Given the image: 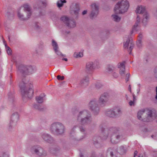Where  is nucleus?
<instances>
[{
  "instance_id": "nucleus-1",
  "label": "nucleus",
  "mask_w": 157,
  "mask_h": 157,
  "mask_svg": "<svg viewBox=\"0 0 157 157\" xmlns=\"http://www.w3.org/2000/svg\"><path fill=\"white\" fill-rule=\"evenodd\" d=\"M103 124H100L99 128L101 131V136L103 140H106L109 136H110V141L113 144L119 143L122 138V136L118 128L111 127L106 128Z\"/></svg>"
},
{
  "instance_id": "nucleus-2",
  "label": "nucleus",
  "mask_w": 157,
  "mask_h": 157,
  "mask_svg": "<svg viewBox=\"0 0 157 157\" xmlns=\"http://www.w3.org/2000/svg\"><path fill=\"white\" fill-rule=\"evenodd\" d=\"M77 121L83 125L89 124L92 121V118L89 111L84 110L79 112L76 111Z\"/></svg>"
},
{
  "instance_id": "nucleus-3",
  "label": "nucleus",
  "mask_w": 157,
  "mask_h": 157,
  "mask_svg": "<svg viewBox=\"0 0 157 157\" xmlns=\"http://www.w3.org/2000/svg\"><path fill=\"white\" fill-rule=\"evenodd\" d=\"M19 86L23 96L29 98L33 97L34 92L32 89L33 86L30 83L27 82L25 78H23L19 83Z\"/></svg>"
},
{
  "instance_id": "nucleus-4",
  "label": "nucleus",
  "mask_w": 157,
  "mask_h": 157,
  "mask_svg": "<svg viewBox=\"0 0 157 157\" xmlns=\"http://www.w3.org/2000/svg\"><path fill=\"white\" fill-rule=\"evenodd\" d=\"M50 130L53 134L59 136L63 135L65 132V127L59 122L53 123L51 126Z\"/></svg>"
},
{
  "instance_id": "nucleus-5",
  "label": "nucleus",
  "mask_w": 157,
  "mask_h": 157,
  "mask_svg": "<svg viewBox=\"0 0 157 157\" xmlns=\"http://www.w3.org/2000/svg\"><path fill=\"white\" fill-rule=\"evenodd\" d=\"M129 6L128 2L126 0L118 2L115 6L114 9L115 13L120 14L127 11Z\"/></svg>"
},
{
  "instance_id": "nucleus-6",
  "label": "nucleus",
  "mask_w": 157,
  "mask_h": 157,
  "mask_svg": "<svg viewBox=\"0 0 157 157\" xmlns=\"http://www.w3.org/2000/svg\"><path fill=\"white\" fill-rule=\"evenodd\" d=\"M17 72L19 75L23 76L32 74L33 72V69L31 66L21 64L17 67Z\"/></svg>"
},
{
  "instance_id": "nucleus-7",
  "label": "nucleus",
  "mask_w": 157,
  "mask_h": 157,
  "mask_svg": "<svg viewBox=\"0 0 157 157\" xmlns=\"http://www.w3.org/2000/svg\"><path fill=\"white\" fill-rule=\"evenodd\" d=\"M136 12L137 13L141 14V15L143 14L142 23L144 25H145L149 18V14L146 12L144 7L142 6L138 7Z\"/></svg>"
},
{
  "instance_id": "nucleus-8",
  "label": "nucleus",
  "mask_w": 157,
  "mask_h": 157,
  "mask_svg": "<svg viewBox=\"0 0 157 157\" xmlns=\"http://www.w3.org/2000/svg\"><path fill=\"white\" fill-rule=\"evenodd\" d=\"M147 116L144 119V121L149 122L152 121L157 117V113L155 110L147 108L145 109Z\"/></svg>"
},
{
  "instance_id": "nucleus-9",
  "label": "nucleus",
  "mask_w": 157,
  "mask_h": 157,
  "mask_svg": "<svg viewBox=\"0 0 157 157\" xmlns=\"http://www.w3.org/2000/svg\"><path fill=\"white\" fill-rule=\"evenodd\" d=\"M88 107L94 115H98L99 112V108L98 104V101L96 99L91 100L89 103Z\"/></svg>"
},
{
  "instance_id": "nucleus-10",
  "label": "nucleus",
  "mask_w": 157,
  "mask_h": 157,
  "mask_svg": "<svg viewBox=\"0 0 157 157\" xmlns=\"http://www.w3.org/2000/svg\"><path fill=\"white\" fill-rule=\"evenodd\" d=\"M121 113V111L119 108H116L107 110L105 114L109 117L113 118L119 116Z\"/></svg>"
},
{
  "instance_id": "nucleus-11",
  "label": "nucleus",
  "mask_w": 157,
  "mask_h": 157,
  "mask_svg": "<svg viewBox=\"0 0 157 157\" xmlns=\"http://www.w3.org/2000/svg\"><path fill=\"white\" fill-rule=\"evenodd\" d=\"M60 20L68 28H72L75 27L76 26V21L74 20L70 19L67 17H62L60 18Z\"/></svg>"
},
{
  "instance_id": "nucleus-12",
  "label": "nucleus",
  "mask_w": 157,
  "mask_h": 157,
  "mask_svg": "<svg viewBox=\"0 0 157 157\" xmlns=\"http://www.w3.org/2000/svg\"><path fill=\"white\" fill-rule=\"evenodd\" d=\"M31 150L32 151L39 156L46 155V153L43 148L40 146H34L32 147Z\"/></svg>"
},
{
  "instance_id": "nucleus-13",
  "label": "nucleus",
  "mask_w": 157,
  "mask_h": 157,
  "mask_svg": "<svg viewBox=\"0 0 157 157\" xmlns=\"http://www.w3.org/2000/svg\"><path fill=\"white\" fill-rule=\"evenodd\" d=\"M109 95L107 93H104L100 96L99 99V103L100 105L104 106L109 100Z\"/></svg>"
},
{
  "instance_id": "nucleus-14",
  "label": "nucleus",
  "mask_w": 157,
  "mask_h": 157,
  "mask_svg": "<svg viewBox=\"0 0 157 157\" xmlns=\"http://www.w3.org/2000/svg\"><path fill=\"white\" fill-rule=\"evenodd\" d=\"M92 12L90 15V18L93 19L96 17L98 13V7L95 4L92 5Z\"/></svg>"
},
{
  "instance_id": "nucleus-15",
  "label": "nucleus",
  "mask_w": 157,
  "mask_h": 157,
  "mask_svg": "<svg viewBox=\"0 0 157 157\" xmlns=\"http://www.w3.org/2000/svg\"><path fill=\"white\" fill-rule=\"evenodd\" d=\"M94 69V64L92 62H89L86 64L85 71L88 74H92Z\"/></svg>"
},
{
  "instance_id": "nucleus-16",
  "label": "nucleus",
  "mask_w": 157,
  "mask_h": 157,
  "mask_svg": "<svg viewBox=\"0 0 157 157\" xmlns=\"http://www.w3.org/2000/svg\"><path fill=\"white\" fill-rule=\"evenodd\" d=\"M19 118V115L18 113L17 112L13 113L11 117L10 124L15 125L18 121Z\"/></svg>"
},
{
  "instance_id": "nucleus-17",
  "label": "nucleus",
  "mask_w": 157,
  "mask_h": 157,
  "mask_svg": "<svg viewBox=\"0 0 157 157\" xmlns=\"http://www.w3.org/2000/svg\"><path fill=\"white\" fill-rule=\"evenodd\" d=\"M116 151L113 147L109 148L106 152V157H117Z\"/></svg>"
},
{
  "instance_id": "nucleus-18",
  "label": "nucleus",
  "mask_w": 157,
  "mask_h": 157,
  "mask_svg": "<svg viewBox=\"0 0 157 157\" xmlns=\"http://www.w3.org/2000/svg\"><path fill=\"white\" fill-rule=\"evenodd\" d=\"M41 137L45 141L49 143H52L54 142L53 138L49 134L45 133H43L41 135Z\"/></svg>"
},
{
  "instance_id": "nucleus-19",
  "label": "nucleus",
  "mask_w": 157,
  "mask_h": 157,
  "mask_svg": "<svg viewBox=\"0 0 157 157\" xmlns=\"http://www.w3.org/2000/svg\"><path fill=\"white\" fill-rule=\"evenodd\" d=\"M124 48H127L128 46H129L128 51L130 52L129 54H131V52L134 47V44L131 41L130 39H128L126 42L124 43Z\"/></svg>"
},
{
  "instance_id": "nucleus-20",
  "label": "nucleus",
  "mask_w": 157,
  "mask_h": 157,
  "mask_svg": "<svg viewBox=\"0 0 157 157\" xmlns=\"http://www.w3.org/2000/svg\"><path fill=\"white\" fill-rule=\"evenodd\" d=\"M89 82V77L88 75H86L80 80L79 85L81 86L84 87L88 85Z\"/></svg>"
},
{
  "instance_id": "nucleus-21",
  "label": "nucleus",
  "mask_w": 157,
  "mask_h": 157,
  "mask_svg": "<svg viewBox=\"0 0 157 157\" xmlns=\"http://www.w3.org/2000/svg\"><path fill=\"white\" fill-rule=\"evenodd\" d=\"M125 62L119 63L118 64V67L120 68L119 73L121 75H124L125 71Z\"/></svg>"
},
{
  "instance_id": "nucleus-22",
  "label": "nucleus",
  "mask_w": 157,
  "mask_h": 157,
  "mask_svg": "<svg viewBox=\"0 0 157 157\" xmlns=\"http://www.w3.org/2000/svg\"><path fill=\"white\" fill-rule=\"evenodd\" d=\"M145 112V109H142L139 110L137 113V117L138 119L144 121V119L145 117L143 116V114Z\"/></svg>"
},
{
  "instance_id": "nucleus-23",
  "label": "nucleus",
  "mask_w": 157,
  "mask_h": 157,
  "mask_svg": "<svg viewBox=\"0 0 157 157\" xmlns=\"http://www.w3.org/2000/svg\"><path fill=\"white\" fill-rule=\"evenodd\" d=\"M71 8L73 9L74 13L77 16L80 10L79 5L77 3L75 4V5L73 4L71 6Z\"/></svg>"
},
{
  "instance_id": "nucleus-24",
  "label": "nucleus",
  "mask_w": 157,
  "mask_h": 157,
  "mask_svg": "<svg viewBox=\"0 0 157 157\" xmlns=\"http://www.w3.org/2000/svg\"><path fill=\"white\" fill-rule=\"evenodd\" d=\"M45 96V95L44 94H41L39 96L36 97V100L38 103H42L44 101V98Z\"/></svg>"
},
{
  "instance_id": "nucleus-25",
  "label": "nucleus",
  "mask_w": 157,
  "mask_h": 157,
  "mask_svg": "<svg viewBox=\"0 0 157 157\" xmlns=\"http://www.w3.org/2000/svg\"><path fill=\"white\" fill-rule=\"evenodd\" d=\"M23 7L24 10L26 12L27 14L28 15V16L30 17L32 13L30 6L27 4H25L24 5Z\"/></svg>"
},
{
  "instance_id": "nucleus-26",
  "label": "nucleus",
  "mask_w": 157,
  "mask_h": 157,
  "mask_svg": "<svg viewBox=\"0 0 157 157\" xmlns=\"http://www.w3.org/2000/svg\"><path fill=\"white\" fill-rule=\"evenodd\" d=\"M17 16L21 20L25 21L28 20L30 17V16H28L27 14V16L25 17L24 16L22 13L20 12H18L17 13Z\"/></svg>"
},
{
  "instance_id": "nucleus-27",
  "label": "nucleus",
  "mask_w": 157,
  "mask_h": 157,
  "mask_svg": "<svg viewBox=\"0 0 157 157\" xmlns=\"http://www.w3.org/2000/svg\"><path fill=\"white\" fill-rule=\"evenodd\" d=\"M140 16L138 15H137L136 18V22L135 25H134L133 27L132 28V31H137V27H138L139 24L140 23Z\"/></svg>"
},
{
  "instance_id": "nucleus-28",
  "label": "nucleus",
  "mask_w": 157,
  "mask_h": 157,
  "mask_svg": "<svg viewBox=\"0 0 157 157\" xmlns=\"http://www.w3.org/2000/svg\"><path fill=\"white\" fill-rule=\"evenodd\" d=\"M51 152L53 154L58 155L60 153L59 149L57 148H53L50 150Z\"/></svg>"
},
{
  "instance_id": "nucleus-29",
  "label": "nucleus",
  "mask_w": 157,
  "mask_h": 157,
  "mask_svg": "<svg viewBox=\"0 0 157 157\" xmlns=\"http://www.w3.org/2000/svg\"><path fill=\"white\" fill-rule=\"evenodd\" d=\"M113 20L117 22H119L121 19V18L115 14L112 15V16Z\"/></svg>"
},
{
  "instance_id": "nucleus-30",
  "label": "nucleus",
  "mask_w": 157,
  "mask_h": 157,
  "mask_svg": "<svg viewBox=\"0 0 157 157\" xmlns=\"http://www.w3.org/2000/svg\"><path fill=\"white\" fill-rule=\"evenodd\" d=\"M66 2L65 0H60L59 1L57 2V6L59 7H60L63 6V3H66Z\"/></svg>"
},
{
  "instance_id": "nucleus-31",
  "label": "nucleus",
  "mask_w": 157,
  "mask_h": 157,
  "mask_svg": "<svg viewBox=\"0 0 157 157\" xmlns=\"http://www.w3.org/2000/svg\"><path fill=\"white\" fill-rule=\"evenodd\" d=\"M3 41L6 49L7 53L9 55H11L12 54V52L11 49L9 47L7 46L6 44L5 43V41H4V40H3Z\"/></svg>"
},
{
  "instance_id": "nucleus-32",
  "label": "nucleus",
  "mask_w": 157,
  "mask_h": 157,
  "mask_svg": "<svg viewBox=\"0 0 157 157\" xmlns=\"http://www.w3.org/2000/svg\"><path fill=\"white\" fill-rule=\"evenodd\" d=\"M33 106L35 109L40 111H43L44 109V107H41V106H39V105L36 104H34Z\"/></svg>"
},
{
  "instance_id": "nucleus-33",
  "label": "nucleus",
  "mask_w": 157,
  "mask_h": 157,
  "mask_svg": "<svg viewBox=\"0 0 157 157\" xmlns=\"http://www.w3.org/2000/svg\"><path fill=\"white\" fill-rule=\"evenodd\" d=\"M74 56L76 58L81 57L83 56V54L82 52H80L79 53L75 52L74 54Z\"/></svg>"
},
{
  "instance_id": "nucleus-34",
  "label": "nucleus",
  "mask_w": 157,
  "mask_h": 157,
  "mask_svg": "<svg viewBox=\"0 0 157 157\" xmlns=\"http://www.w3.org/2000/svg\"><path fill=\"white\" fill-rule=\"evenodd\" d=\"M52 44L54 50H56V49H58L57 44L54 40H52Z\"/></svg>"
},
{
  "instance_id": "nucleus-35",
  "label": "nucleus",
  "mask_w": 157,
  "mask_h": 157,
  "mask_svg": "<svg viewBox=\"0 0 157 157\" xmlns=\"http://www.w3.org/2000/svg\"><path fill=\"white\" fill-rule=\"evenodd\" d=\"M6 15L10 19H12L13 18L14 13L13 12H8L6 14Z\"/></svg>"
},
{
  "instance_id": "nucleus-36",
  "label": "nucleus",
  "mask_w": 157,
  "mask_h": 157,
  "mask_svg": "<svg viewBox=\"0 0 157 157\" xmlns=\"http://www.w3.org/2000/svg\"><path fill=\"white\" fill-rule=\"evenodd\" d=\"M115 67L112 65H109L107 67V70L109 73H111L113 71Z\"/></svg>"
},
{
  "instance_id": "nucleus-37",
  "label": "nucleus",
  "mask_w": 157,
  "mask_h": 157,
  "mask_svg": "<svg viewBox=\"0 0 157 157\" xmlns=\"http://www.w3.org/2000/svg\"><path fill=\"white\" fill-rule=\"evenodd\" d=\"M56 53L59 56L61 57H65L66 56L65 55L62 54L60 52L58 49H56V50H54Z\"/></svg>"
},
{
  "instance_id": "nucleus-38",
  "label": "nucleus",
  "mask_w": 157,
  "mask_h": 157,
  "mask_svg": "<svg viewBox=\"0 0 157 157\" xmlns=\"http://www.w3.org/2000/svg\"><path fill=\"white\" fill-rule=\"evenodd\" d=\"M120 153L121 154H123L126 152L125 150L124 147L123 146H121L119 147V150Z\"/></svg>"
},
{
  "instance_id": "nucleus-39",
  "label": "nucleus",
  "mask_w": 157,
  "mask_h": 157,
  "mask_svg": "<svg viewBox=\"0 0 157 157\" xmlns=\"http://www.w3.org/2000/svg\"><path fill=\"white\" fill-rule=\"evenodd\" d=\"M136 44L139 48H140L142 47V41L140 39H138L137 41Z\"/></svg>"
},
{
  "instance_id": "nucleus-40",
  "label": "nucleus",
  "mask_w": 157,
  "mask_h": 157,
  "mask_svg": "<svg viewBox=\"0 0 157 157\" xmlns=\"http://www.w3.org/2000/svg\"><path fill=\"white\" fill-rule=\"evenodd\" d=\"M43 52V49L39 48L38 49L36 50V53L38 55H41L42 54Z\"/></svg>"
},
{
  "instance_id": "nucleus-41",
  "label": "nucleus",
  "mask_w": 157,
  "mask_h": 157,
  "mask_svg": "<svg viewBox=\"0 0 157 157\" xmlns=\"http://www.w3.org/2000/svg\"><path fill=\"white\" fill-rule=\"evenodd\" d=\"M93 144L95 145L96 147H99L98 146H100V145L98 143V142L97 141H96V140H93Z\"/></svg>"
},
{
  "instance_id": "nucleus-42",
  "label": "nucleus",
  "mask_w": 157,
  "mask_h": 157,
  "mask_svg": "<svg viewBox=\"0 0 157 157\" xmlns=\"http://www.w3.org/2000/svg\"><path fill=\"white\" fill-rule=\"evenodd\" d=\"M102 86V85L99 83H96L95 84V87L97 89H99Z\"/></svg>"
},
{
  "instance_id": "nucleus-43",
  "label": "nucleus",
  "mask_w": 157,
  "mask_h": 157,
  "mask_svg": "<svg viewBox=\"0 0 157 157\" xmlns=\"http://www.w3.org/2000/svg\"><path fill=\"white\" fill-rule=\"evenodd\" d=\"M57 79L59 80H63L64 78V76H61L60 75H58L57 77Z\"/></svg>"
},
{
  "instance_id": "nucleus-44",
  "label": "nucleus",
  "mask_w": 157,
  "mask_h": 157,
  "mask_svg": "<svg viewBox=\"0 0 157 157\" xmlns=\"http://www.w3.org/2000/svg\"><path fill=\"white\" fill-rule=\"evenodd\" d=\"M130 74L129 73H127L126 75L125 80L126 82H127L129 80V78L130 77Z\"/></svg>"
},
{
  "instance_id": "nucleus-45",
  "label": "nucleus",
  "mask_w": 157,
  "mask_h": 157,
  "mask_svg": "<svg viewBox=\"0 0 157 157\" xmlns=\"http://www.w3.org/2000/svg\"><path fill=\"white\" fill-rule=\"evenodd\" d=\"M113 75L115 78H117L118 76V74L115 72H113Z\"/></svg>"
},
{
  "instance_id": "nucleus-46",
  "label": "nucleus",
  "mask_w": 157,
  "mask_h": 157,
  "mask_svg": "<svg viewBox=\"0 0 157 157\" xmlns=\"http://www.w3.org/2000/svg\"><path fill=\"white\" fill-rule=\"evenodd\" d=\"M40 1L41 2V4L43 6H45L46 5V2H45V0H40Z\"/></svg>"
},
{
  "instance_id": "nucleus-47",
  "label": "nucleus",
  "mask_w": 157,
  "mask_h": 157,
  "mask_svg": "<svg viewBox=\"0 0 157 157\" xmlns=\"http://www.w3.org/2000/svg\"><path fill=\"white\" fill-rule=\"evenodd\" d=\"M135 102L133 101H129V104L130 106H132V105H134Z\"/></svg>"
},
{
  "instance_id": "nucleus-48",
  "label": "nucleus",
  "mask_w": 157,
  "mask_h": 157,
  "mask_svg": "<svg viewBox=\"0 0 157 157\" xmlns=\"http://www.w3.org/2000/svg\"><path fill=\"white\" fill-rule=\"evenodd\" d=\"M154 75L155 77L157 78V68H156L154 72Z\"/></svg>"
},
{
  "instance_id": "nucleus-49",
  "label": "nucleus",
  "mask_w": 157,
  "mask_h": 157,
  "mask_svg": "<svg viewBox=\"0 0 157 157\" xmlns=\"http://www.w3.org/2000/svg\"><path fill=\"white\" fill-rule=\"evenodd\" d=\"M80 131L82 132H84L85 131V129L82 126L79 127Z\"/></svg>"
},
{
  "instance_id": "nucleus-50",
  "label": "nucleus",
  "mask_w": 157,
  "mask_h": 157,
  "mask_svg": "<svg viewBox=\"0 0 157 157\" xmlns=\"http://www.w3.org/2000/svg\"><path fill=\"white\" fill-rule=\"evenodd\" d=\"M132 96H133V101L135 102V101H136V98L135 95L134 94H132Z\"/></svg>"
},
{
  "instance_id": "nucleus-51",
  "label": "nucleus",
  "mask_w": 157,
  "mask_h": 157,
  "mask_svg": "<svg viewBox=\"0 0 157 157\" xmlns=\"http://www.w3.org/2000/svg\"><path fill=\"white\" fill-rule=\"evenodd\" d=\"M138 37V39H140V40H141L143 37V36L141 34H139Z\"/></svg>"
},
{
  "instance_id": "nucleus-52",
  "label": "nucleus",
  "mask_w": 157,
  "mask_h": 157,
  "mask_svg": "<svg viewBox=\"0 0 157 157\" xmlns=\"http://www.w3.org/2000/svg\"><path fill=\"white\" fill-rule=\"evenodd\" d=\"M91 157H97L96 155L94 152H93L92 154Z\"/></svg>"
},
{
  "instance_id": "nucleus-53",
  "label": "nucleus",
  "mask_w": 157,
  "mask_h": 157,
  "mask_svg": "<svg viewBox=\"0 0 157 157\" xmlns=\"http://www.w3.org/2000/svg\"><path fill=\"white\" fill-rule=\"evenodd\" d=\"M151 137L152 138H154L155 139H157V136H156V135H152L151 136Z\"/></svg>"
},
{
  "instance_id": "nucleus-54",
  "label": "nucleus",
  "mask_w": 157,
  "mask_h": 157,
  "mask_svg": "<svg viewBox=\"0 0 157 157\" xmlns=\"http://www.w3.org/2000/svg\"><path fill=\"white\" fill-rule=\"evenodd\" d=\"M87 13V11L86 10H84L82 12V14L84 15L86 14Z\"/></svg>"
},
{
  "instance_id": "nucleus-55",
  "label": "nucleus",
  "mask_w": 157,
  "mask_h": 157,
  "mask_svg": "<svg viewBox=\"0 0 157 157\" xmlns=\"http://www.w3.org/2000/svg\"><path fill=\"white\" fill-rule=\"evenodd\" d=\"M156 95L155 97V98L156 99H157V86L156 88Z\"/></svg>"
},
{
  "instance_id": "nucleus-56",
  "label": "nucleus",
  "mask_w": 157,
  "mask_h": 157,
  "mask_svg": "<svg viewBox=\"0 0 157 157\" xmlns=\"http://www.w3.org/2000/svg\"><path fill=\"white\" fill-rule=\"evenodd\" d=\"M128 89H129V91H130V92L131 93L132 92V91H131V86L130 85H129V86Z\"/></svg>"
},
{
  "instance_id": "nucleus-57",
  "label": "nucleus",
  "mask_w": 157,
  "mask_h": 157,
  "mask_svg": "<svg viewBox=\"0 0 157 157\" xmlns=\"http://www.w3.org/2000/svg\"><path fill=\"white\" fill-rule=\"evenodd\" d=\"M62 60H65L66 61H67V58H63L62 59Z\"/></svg>"
},
{
  "instance_id": "nucleus-58",
  "label": "nucleus",
  "mask_w": 157,
  "mask_h": 157,
  "mask_svg": "<svg viewBox=\"0 0 157 157\" xmlns=\"http://www.w3.org/2000/svg\"><path fill=\"white\" fill-rule=\"evenodd\" d=\"M138 152L137 151H135L134 152V155H137Z\"/></svg>"
},
{
  "instance_id": "nucleus-59",
  "label": "nucleus",
  "mask_w": 157,
  "mask_h": 157,
  "mask_svg": "<svg viewBox=\"0 0 157 157\" xmlns=\"http://www.w3.org/2000/svg\"><path fill=\"white\" fill-rule=\"evenodd\" d=\"M36 29H39L40 28V27L39 25H36Z\"/></svg>"
},
{
  "instance_id": "nucleus-60",
  "label": "nucleus",
  "mask_w": 157,
  "mask_h": 157,
  "mask_svg": "<svg viewBox=\"0 0 157 157\" xmlns=\"http://www.w3.org/2000/svg\"><path fill=\"white\" fill-rule=\"evenodd\" d=\"M80 157H86L84 156L82 154V153H81L80 154Z\"/></svg>"
},
{
  "instance_id": "nucleus-61",
  "label": "nucleus",
  "mask_w": 157,
  "mask_h": 157,
  "mask_svg": "<svg viewBox=\"0 0 157 157\" xmlns=\"http://www.w3.org/2000/svg\"><path fill=\"white\" fill-rule=\"evenodd\" d=\"M34 7H35V8H38V9H39V8H40V7H39V6H38V7H37V6H34Z\"/></svg>"
},
{
  "instance_id": "nucleus-62",
  "label": "nucleus",
  "mask_w": 157,
  "mask_h": 157,
  "mask_svg": "<svg viewBox=\"0 0 157 157\" xmlns=\"http://www.w3.org/2000/svg\"><path fill=\"white\" fill-rule=\"evenodd\" d=\"M125 97L127 99V100H128V96L127 95H125Z\"/></svg>"
},
{
  "instance_id": "nucleus-63",
  "label": "nucleus",
  "mask_w": 157,
  "mask_h": 157,
  "mask_svg": "<svg viewBox=\"0 0 157 157\" xmlns=\"http://www.w3.org/2000/svg\"><path fill=\"white\" fill-rule=\"evenodd\" d=\"M9 99H10V101H11V98H10V95L9 94Z\"/></svg>"
},
{
  "instance_id": "nucleus-64",
  "label": "nucleus",
  "mask_w": 157,
  "mask_h": 157,
  "mask_svg": "<svg viewBox=\"0 0 157 157\" xmlns=\"http://www.w3.org/2000/svg\"><path fill=\"white\" fill-rule=\"evenodd\" d=\"M139 91H140V89H138V90H137V93H139Z\"/></svg>"
}]
</instances>
